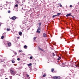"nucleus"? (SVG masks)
Listing matches in <instances>:
<instances>
[{
    "label": "nucleus",
    "mask_w": 79,
    "mask_h": 79,
    "mask_svg": "<svg viewBox=\"0 0 79 79\" xmlns=\"http://www.w3.org/2000/svg\"><path fill=\"white\" fill-rule=\"evenodd\" d=\"M6 30L7 31H10V29L9 28H7L6 29Z\"/></svg>",
    "instance_id": "ddd939ff"
},
{
    "label": "nucleus",
    "mask_w": 79,
    "mask_h": 79,
    "mask_svg": "<svg viewBox=\"0 0 79 79\" xmlns=\"http://www.w3.org/2000/svg\"><path fill=\"white\" fill-rule=\"evenodd\" d=\"M60 38H61V37H60Z\"/></svg>",
    "instance_id": "c03bdc74"
},
{
    "label": "nucleus",
    "mask_w": 79,
    "mask_h": 79,
    "mask_svg": "<svg viewBox=\"0 0 79 79\" xmlns=\"http://www.w3.org/2000/svg\"><path fill=\"white\" fill-rule=\"evenodd\" d=\"M43 36V37H47V35L45 33H44Z\"/></svg>",
    "instance_id": "39448f33"
},
{
    "label": "nucleus",
    "mask_w": 79,
    "mask_h": 79,
    "mask_svg": "<svg viewBox=\"0 0 79 79\" xmlns=\"http://www.w3.org/2000/svg\"><path fill=\"white\" fill-rule=\"evenodd\" d=\"M59 6H60V7H62V5L60 4H59Z\"/></svg>",
    "instance_id": "b1692460"
},
{
    "label": "nucleus",
    "mask_w": 79,
    "mask_h": 79,
    "mask_svg": "<svg viewBox=\"0 0 79 79\" xmlns=\"http://www.w3.org/2000/svg\"><path fill=\"white\" fill-rule=\"evenodd\" d=\"M18 0L19 1V0Z\"/></svg>",
    "instance_id": "a18cd8bd"
},
{
    "label": "nucleus",
    "mask_w": 79,
    "mask_h": 79,
    "mask_svg": "<svg viewBox=\"0 0 79 79\" xmlns=\"http://www.w3.org/2000/svg\"><path fill=\"white\" fill-rule=\"evenodd\" d=\"M40 29H41L40 27H38V29L36 32L39 33H40Z\"/></svg>",
    "instance_id": "f03ea898"
},
{
    "label": "nucleus",
    "mask_w": 79,
    "mask_h": 79,
    "mask_svg": "<svg viewBox=\"0 0 79 79\" xmlns=\"http://www.w3.org/2000/svg\"><path fill=\"white\" fill-rule=\"evenodd\" d=\"M5 79H8L7 78H6Z\"/></svg>",
    "instance_id": "37998d69"
},
{
    "label": "nucleus",
    "mask_w": 79,
    "mask_h": 79,
    "mask_svg": "<svg viewBox=\"0 0 79 79\" xmlns=\"http://www.w3.org/2000/svg\"><path fill=\"white\" fill-rule=\"evenodd\" d=\"M54 71V69H51V71H52V73H53V71Z\"/></svg>",
    "instance_id": "1a4fd4ad"
},
{
    "label": "nucleus",
    "mask_w": 79,
    "mask_h": 79,
    "mask_svg": "<svg viewBox=\"0 0 79 79\" xmlns=\"http://www.w3.org/2000/svg\"><path fill=\"white\" fill-rule=\"evenodd\" d=\"M30 60H32V56H30Z\"/></svg>",
    "instance_id": "412c9836"
},
{
    "label": "nucleus",
    "mask_w": 79,
    "mask_h": 79,
    "mask_svg": "<svg viewBox=\"0 0 79 79\" xmlns=\"http://www.w3.org/2000/svg\"><path fill=\"white\" fill-rule=\"evenodd\" d=\"M78 4L79 5V2L78 3Z\"/></svg>",
    "instance_id": "a19ab883"
},
{
    "label": "nucleus",
    "mask_w": 79,
    "mask_h": 79,
    "mask_svg": "<svg viewBox=\"0 0 79 79\" xmlns=\"http://www.w3.org/2000/svg\"><path fill=\"white\" fill-rule=\"evenodd\" d=\"M11 43H8V45L9 47H10L11 46Z\"/></svg>",
    "instance_id": "0eeeda50"
},
{
    "label": "nucleus",
    "mask_w": 79,
    "mask_h": 79,
    "mask_svg": "<svg viewBox=\"0 0 79 79\" xmlns=\"http://www.w3.org/2000/svg\"><path fill=\"white\" fill-rule=\"evenodd\" d=\"M27 46L26 45H25L24 46V48H27Z\"/></svg>",
    "instance_id": "6ab92c4d"
},
{
    "label": "nucleus",
    "mask_w": 79,
    "mask_h": 79,
    "mask_svg": "<svg viewBox=\"0 0 79 79\" xmlns=\"http://www.w3.org/2000/svg\"><path fill=\"white\" fill-rule=\"evenodd\" d=\"M55 56V54H54V53L53 52V56Z\"/></svg>",
    "instance_id": "2f4dec72"
},
{
    "label": "nucleus",
    "mask_w": 79,
    "mask_h": 79,
    "mask_svg": "<svg viewBox=\"0 0 79 79\" xmlns=\"http://www.w3.org/2000/svg\"><path fill=\"white\" fill-rule=\"evenodd\" d=\"M26 75H27V77H29V75H28L27 74Z\"/></svg>",
    "instance_id": "cd10ccee"
},
{
    "label": "nucleus",
    "mask_w": 79,
    "mask_h": 79,
    "mask_svg": "<svg viewBox=\"0 0 79 79\" xmlns=\"http://www.w3.org/2000/svg\"><path fill=\"white\" fill-rule=\"evenodd\" d=\"M19 52H22V51H21L20 50H19Z\"/></svg>",
    "instance_id": "c9c22d12"
},
{
    "label": "nucleus",
    "mask_w": 79,
    "mask_h": 79,
    "mask_svg": "<svg viewBox=\"0 0 79 79\" xmlns=\"http://www.w3.org/2000/svg\"><path fill=\"white\" fill-rule=\"evenodd\" d=\"M63 64H66V63L65 62H64V63H62Z\"/></svg>",
    "instance_id": "c756f323"
},
{
    "label": "nucleus",
    "mask_w": 79,
    "mask_h": 79,
    "mask_svg": "<svg viewBox=\"0 0 79 79\" xmlns=\"http://www.w3.org/2000/svg\"><path fill=\"white\" fill-rule=\"evenodd\" d=\"M72 17H73V18H74V17L73 16Z\"/></svg>",
    "instance_id": "ea45409f"
},
{
    "label": "nucleus",
    "mask_w": 79,
    "mask_h": 79,
    "mask_svg": "<svg viewBox=\"0 0 79 79\" xmlns=\"http://www.w3.org/2000/svg\"><path fill=\"white\" fill-rule=\"evenodd\" d=\"M41 24V23H39V27H40Z\"/></svg>",
    "instance_id": "2eb2a0df"
},
{
    "label": "nucleus",
    "mask_w": 79,
    "mask_h": 79,
    "mask_svg": "<svg viewBox=\"0 0 79 79\" xmlns=\"http://www.w3.org/2000/svg\"><path fill=\"white\" fill-rule=\"evenodd\" d=\"M22 34V32H20L19 33V35H21Z\"/></svg>",
    "instance_id": "dca6fc26"
},
{
    "label": "nucleus",
    "mask_w": 79,
    "mask_h": 79,
    "mask_svg": "<svg viewBox=\"0 0 79 79\" xmlns=\"http://www.w3.org/2000/svg\"><path fill=\"white\" fill-rule=\"evenodd\" d=\"M2 57V56H1Z\"/></svg>",
    "instance_id": "49530a36"
},
{
    "label": "nucleus",
    "mask_w": 79,
    "mask_h": 79,
    "mask_svg": "<svg viewBox=\"0 0 79 79\" xmlns=\"http://www.w3.org/2000/svg\"><path fill=\"white\" fill-rule=\"evenodd\" d=\"M58 57H59V59H61V58L60 57L58 56Z\"/></svg>",
    "instance_id": "f704fd0d"
},
{
    "label": "nucleus",
    "mask_w": 79,
    "mask_h": 79,
    "mask_svg": "<svg viewBox=\"0 0 79 79\" xmlns=\"http://www.w3.org/2000/svg\"><path fill=\"white\" fill-rule=\"evenodd\" d=\"M16 17L15 16H13L11 18V19L12 20H15L16 19Z\"/></svg>",
    "instance_id": "20e7f679"
},
{
    "label": "nucleus",
    "mask_w": 79,
    "mask_h": 79,
    "mask_svg": "<svg viewBox=\"0 0 79 79\" xmlns=\"http://www.w3.org/2000/svg\"><path fill=\"white\" fill-rule=\"evenodd\" d=\"M32 64L31 63L29 64H28V66H31Z\"/></svg>",
    "instance_id": "4468645a"
},
{
    "label": "nucleus",
    "mask_w": 79,
    "mask_h": 79,
    "mask_svg": "<svg viewBox=\"0 0 79 79\" xmlns=\"http://www.w3.org/2000/svg\"><path fill=\"white\" fill-rule=\"evenodd\" d=\"M3 38H4V36H2L1 37V39H3Z\"/></svg>",
    "instance_id": "4be33fe9"
},
{
    "label": "nucleus",
    "mask_w": 79,
    "mask_h": 79,
    "mask_svg": "<svg viewBox=\"0 0 79 79\" xmlns=\"http://www.w3.org/2000/svg\"><path fill=\"white\" fill-rule=\"evenodd\" d=\"M39 49L40 50L43 51V50L41 48H40V47H39Z\"/></svg>",
    "instance_id": "9b49d317"
},
{
    "label": "nucleus",
    "mask_w": 79,
    "mask_h": 79,
    "mask_svg": "<svg viewBox=\"0 0 79 79\" xmlns=\"http://www.w3.org/2000/svg\"><path fill=\"white\" fill-rule=\"evenodd\" d=\"M1 24H1H3V23H1V24Z\"/></svg>",
    "instance_id": "e433bc0d"
},
{
    "label": "nucleus",
    "mask_w": 79,
    "mask_h": 79,
    "mask_svg": "<svg viewBox=\"0 0 79 79\" xmlns=\"http://www.w3.org/2000/svg\"><path fill=\"white\" fill-rule=\"evenodd\" d=\"M58 60H60V59L59 58H58Z\"/></svg>",
    "instance_id": "58836bf2"
},
{
    "label": "nucleus",
    "mask_w": 79,
    "mask_h": 79,
    "mask_svg": "<svg viewBox=\"0 0 79 79\" xmlns=\"http://www.w3.org/2000/svg\"><path fill=\"white\" fill-rule=\"evenodd\" d=\"M15 59L13 58L11 60L12 63H15V61L14 60Z\"/></svg>",
    "instance_id": "7ed1b4c3"
},
{
    "label": "nucleus",
    "mask_w": 79,
    "mask_h": 79,
    "mask_svg": "<svg viewBox=\"0 0 79 79\" xmlns=\"http://www.w3.org/2000/svg\"><path fill=\"white\" fill-rule=\"evenodd\" d=\"M61 14V13H58L56 15V16H59V15Z\"/></svg>",
    "instance_id": "f8f14e48"
},
{
    "label": "nucleus",
    "mask_w": 79,
    "mask_h": 79,
    "mask_svg": "<svg viewBox=\"0 0 79 79\" xmlns=\"http://www.w3.org/2000/svg\"><path fill=\"white\" fill-rule=\"evenodd\" d=\"M46 76V74H44L43 75V77H45Z\"/></svg>",
    "instance_id": "a211bd4d"
},
{
    "label": "nucleus",
    "mask_w": 79,
    "mask_h": 79,
    "mask_svg": "<svg viewBox=\"0 0 79 79\" xmlns=\"http://www.w3.org/2000/svg\"><path fill=\"white\" fill-rule=\"evenodd\" d=\"M60 76H57L56 79H60Z\"/></svg>",
    "instance_id": "9d476101"
},
{
    "label": "nucleus",
    "mask_w": 79,
    "mask_h": 79,
    "mask_svg": "<svg viewBox=\"0 0 79 79\" xmlns=\"http://www.w3.org/2000/svg\"><path fill=\"white\" fill-rule=\"evenodd\" d=\"M57 76H54L53 77V78L54 79H57Z\"/></svg>",
    "instance_id": "6e6552de"
},
{
    "label": "nucleus",
    "mask_w": 79,
    "mask_h": 79,
    "mask_svg": "<svg viewBox=\"0 0 79 79\" xmlns=\"http://www.w3.org/2000/svg\"><path fill=\"white\" fill-rule=\"evenodd\" d=\"M12 77H13L12 76L10 77V79H12Z\"/></svg>",
    "instance_id": "a878e982"
},
{
    "label": "nucleus",
    "mask_w": 79,
    "mask_h": 79,
    "mask_svg": "<svg viewBox=\"0 0 79 79\" xmlns=\"http://www.w3.org/2000/svg\"><path fill=\"white\" fill-rule=\"evenodd\" d=\"M70 7H71V8L72 7H73L72 5H70Z\"/></svg>",
    "instance_id": "c85d7f7f"
},
{
    "label": "nucleus",
    "mask_w": 79,
    "mask_h": 79,
    "mask_svg": "<svg viewBox=\"0 0 79 79\" xmlns=\"http://www.w3.org/2000/svg\"><path fill=\"white\" fill-rule=\"evenodd\" d=\"M15 1H16L17 2H18V1H17V0H15Z\"/></svg>",
    "instance_id": "4c0bfd02"
},
{
    "label": "nucleus",
    "mask_w": 79,
    "mask_h": 79,
    "mask_svg": "<svg viewBox=\"0 0 79 79\" xmlns=\"http://www.w3.org/2000/svg\"><path fill=\"white\" fill-rule=\"evenodd\" d=\"M17 60H18V61H19V60H20V58H18L17 59Z\"/></svg>",
    "instance_id": "bb28decb"
},
{
    "label": "nucleus",
    "mask_w": 79,
    "mask_h": 79,
    "mask_svg": "<svg viewBox=\"0 0 79 79\" xmlns=\"http://www.w3.org/2000/svg\"><path fill=\"white\" fill-rule=\"evenodd\" d=\"M8 13H10L11 12L10 11V10H8Z\"/></svg>",
    "instance_id": "393cba45"
},
{
    "label": "nucleus",
    "mask_w": 79,
    "mask_h": 79,
    "mask_svg": "<svg viewBox=\"0 0 79 79\" xmlns=\"http://www.w3.org/2000/svg\"><path fill=\"white\" fill-rule=\"evenodd\" d=\"M4 60H2L1 61L2 62H3L4 61Z\"/></svg>",
    "instance_id": "72a5a7b5"
},
{
    "label": "nucleus",
    "mask_w": 79,
    "mask_h": 79,
    "mask_svg": "<svg viewBox=\"0 0 79 79\" xmlns=\"http://www.w3.org/2000/svg\"><path fill=\"white\" fill-rule=\"evenodd\" d=\"M15 7H18V5L17 4H16L15 5Z\"/></svg>",
    "instance_id": "5701e85b"
},
{
    "label": "nucleus",
    "mask_w": 79,
    "mask_h": 79,
    "mask_svg": "<svg viewBox=\"0 0 79 79\" xmlns=\"http://www.w3.org/2000/svg\"><path fill=\"white\" fill-rule=\"evenodd\" d=\"M57 15H54L53 16H52V18H54V17L56 16Z\"/></svg>",
    "instance_id": "aec40b11"
},
{
    "label": "nucleus",
    "mask_w": 79,
    "mask_h": 79,
    "mask_svg": "<svg viewBox=\"0 0 79 79\" xmlns=\"http://www.w3.org/2000/svg\"><path fill=\"white\" fill-rule=\"evenodd\" d=\"M35 39H36V37H35L33 39H34V40H35Z\"/></svg>",
    "instance_id": "473e14b6"
},
{
    "label": "nucleus",
    "mask_w": 79,
    "mask_h": 79,
    "mask_svg": "<svg viewBox=\"0 0 79 79\" xmlns=\"http://www.w3.org/2000/svg\"><path fill=\"white\" fill-rule=\"evenodd\" d=\"M15 54V55H16L17 54V53L16 52H14Z\"/></svg>",
    "instance_id": "7c9ffc66"
},
{
    "label": "nucleus",
    "mask_w": 79,
    "mask_h": 79,
    "mask_svg": "<svg viewBox=\"0 0 79 79\" xmlns=\"http://www.w3.org/2000/svg\"><path fill=\"white\" fill-rule=\"evenodd\" d=\"M77 10H76V11L77 12Z\"/></svg>",
    "instance_id": "79ce46f5"
},
{
    "label": "nucleus",
    "mask_w": 79,
    "mask_h": 79,
    "mask_svg": "<svg viewBox=\"0 0 79 79\" xmlns=\"http://www.w3.org/2000/svg\"><path fill=\"white\" fill-rule=\"evenodd\" d=\"M71 13H70L68 14H67L66 15V16L68 17L69 16H72V15H71Z\"/></svg>",
    "instance_id": "423d86ee"
},
{
    "label": "nucleus",
    "mask_w": 79,
    "mask_h": 79,
    "mask_svg": "<svg viewBox=\"0 0 79 79\" xmlns=\"http://www.w3.org/2000/svg\"><path fill=\"white\" fill-rule=\"evenodd\" d=\"M10 73H11L12 74H13V75H15V74H16V72L13 70H10Z\"/></svg>",
    "instance_id": "f257e3e1"
},
{
    "label": "nucleus",
    "mask_w": 79,
    "mask_h": 79,
    "mask_svg": "<svg viewBox=\"0 0 79 79\" xmlns=\"http://www.w3.org/2000/svg\"><path fill=\"white\" fill-rule=\"evenodd\" d=\"M76 67H79V64H78L77 65H76Z\"/></svg>",
    "instance_id": "f3484780"
}]
</instances>
